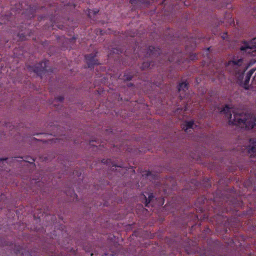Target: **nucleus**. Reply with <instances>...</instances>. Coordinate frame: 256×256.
Wrapping results in <instances>:
<instances>
[{
	"label": "nucleus",
	"mask_w": 256,
	"mask_h": 256,
	"mask_svg": "<svg viewBox=\"0 0 256 256\" xmlns=\"http://www.w3.org/2000/svg\"><path fill=\"white\" fill-rule=\"evenodd\" d=\"M243 60L242 58H233L232 60L228 62L226 66V68L232 74H237L240 72V67L242 65Z\"/></svg>",
	"instance_id": "20e7f679"
},
{
	"label": "nucleus",
	"mask_w": 256,
	"mask_h": 256,
	"mask_svg": "<svg viewBox=\"0 0 256 256\" xmlns=\"http://www.w3.org/2000/svg\"><path fill=\"white\" fill-rule=\"evenodd\" d=\"M154 65L155 64L153 62H144L142 64L141 68L142 70L148 68H152L153 66H154Z\"/></svg>",
	"instance_id": "f8f14e48"
},
{
	"label": "nucleus",
	"mask_w": 256,
	"mask_h": 256,
	"mask_svg": "<svg viewBox=\"0 0 256 256\" xmlns=\"http://www.w3.org/2000/svg\"><path fill=\"white\" fill-rule=\"evenodd\" d=\"M162 54V50L160 48L150 46L144 51L138 53V56L140 58L142 57H158V56L161 57Z\"/></svg>",
	"instance_id": "7ed1b4c3"
},
{
	"label": "nucleus",
	"mask_w": 256,
	"mask_h": 256,
	"mask_svg": "<svg viewBox=\"0 0 256 256\" xmlns=\"http://www.w3.org/2000/svg\"><path fill=\"white\" fill-rule=\"evenodd\" d=\"M104 160H102V162H104Z\"/></svg>",
	"instance_id": "7c9ffc66"
},
{
	"label": "nucleus",
	"mask_w": 256,
	"mask_h": 256,
	"mask_svg": "<svg viewBox=\"0 0 256 256\" xmlns=\"http://www.w3.org/2000/svg\"><path fill=\"white\" fill-rule=\"evenodd\" d=\"M100 34H102H102H103V31H102V30H100Z\"/></svg>",
	"instance_id": "393cba45"
},
{
	"label": "nucleus",
	"mask_w": 256,
	"mask_h": 256,
	"mask_svg": "<svg viewBox=\"0 0 256 256\" xmlns=\"http://www.w3.org/2000/svg\"><path fill=\"white\" fill-rule=\"evenodd\" d=\"M188 89V84L186 82L180 83L178 86V90L179 92H186Z\"/></svg>",
	"instance_id": "ddd939ff"
},
{
	"label": "nucleus",
	"mask_w": 256,
	"mask_h": 256,
	"mask_svg": "<svg viewBox=\"0 0 256 256\" xmlns=\"http://www.w3.org/2000/svg\"><path fill=\"white\" fill-rule=\"evenodd\" d=\"M150 174V172H148L147 174V176H149Z\"/></svg>",
	"instance_id": "a878e982"
},
{
	"label": "nucleus",
	"mask_w": 256,
	"mask_h": 256,
	"mask_svg": "<svg viewBox=\"0 0 256 256\" xmlns=\"http://www.w3.org/2000/svg\"><path fill=\"white\" fill-rule=\"evenodd\" d=\"M227 33L224 34V35H226Z\"/></svg>",
	"instance_id": "c756f323"
},
{
	"label": "nucleus",
	"mask_w": 256,
	"mask_h": 256,
	"mask_svg": "<svg viewBox=\"0 0 256 256\" xmlns=\"http://www.w3.org/2000/svg\"><path fill=\"white\" fill-rule=\"evenodd\" d=\"M152 198H153V196H152V194H151L148 196V199L146 198V206H148V204H150V202L152 201Z\"/></svg>",
	"instance_id": "2eb2a0df"
},
{
	"label": "nucleus",
	"mask_w": 256,
	"mask_h": 256,
	"mask_svg": "<svg viewBox=\"0 0 256 256\" xmlns=\"http://www.w3.org/2000/svg\"><path fill=\"white\" fill-rule=\"evenodd\" d=\"M48 60H44L42 61L34 66H30L28 69L30 71H32L36 73L38 76L40 77L42 75L45 74L46 72H52V70L51 68L48 70L46 68Z\"/></svg>",
	"instance_id": "f03ea898"
},
{
	"label": "nucleus",
	"mask_w": 256,
	"mask_h": 256,
	"mask_svg": "<svg viewBox=\"0 0 256 256\" xmlns=\"http://www.w3.org/2000/svg\"><path fill=\"white\" fill-rule=\"evenodd\" d=\"M143 0H130V3L133 6L134 9L141 8V5L144 3Z\"/></svg>",
	"instance_id": "9b49d317"
},
{
	"label": "nucleus",
	"mask_w": 256,
	"mask_h": 256,
	"mask_svg": "<svg viewBox=\"0 0 256 256\" xmlns=\"http://www.w3.org/2000/svg\"><path fill=\"white\" fill-rule=\"evenodd\" d=\"M58 101V102H62L63 100H64V98L63 96H58L56 98Z\"/></svg>",
	"instance_id": "6ab92c4d"
},
{
	"label": "nucleus",
	"mask_w": 256,
	"mask_h": 256,
	"mask_svg": "<svg viewBox=\"0 0 256 256\" xmlns=\"http://www.w3.org/2000/svg\"><path fill=\"white\" fill-rule=\"evenodd\" d=\"M250 142L253 146H249L248 147V152L250 155V157L255 158L256 156V140L250 139Z\"/></svg>",
	"instance_id": "0eeeda50"
},
{
	"label": "nucleus",
	"mask_w": 256,
	"mask_h": 256,
	"mask_svg": "<svg viewBox=\"0 0 256 256\" xmlns=\"http://www.w3.org/2000/svg\"><path fill=\"white\" fill-rule=\"evenodd\" d=\"M226 114V116L229 120V122L233 125L239 126L241 128L245 127L248 129H256V118L248 120L246 114L234 113L232 118L230 108L226 106L222 111Z\"/></svg>",
	"instance_id": "f257e3e1"
},
{
	"label": "nucleus",
	"mask_w": 256,
	"mask_h": 256,
	"mask_svg": "<svg viewBox=\"0 0 256 256\" xmlns=\"http://www.w3.org/2000/svg\"><path fill=\"white\" fill-rule=\"evenodd\" d=\"M56 26L60 29H62L63 28V25H62V24H56Z\"/></svg>",
	"instance_id": "412c9836"
},
{
	"label": "nucleus",
	"mask_w": 256,
	"mask_h": 256,
	"mask_svg": "<svg viewBox=\"0 0 256 256\" xmlns=\"http://www.w3.org/2000/svg\"><path fill=\"white\" fill-rule=\"evenodd\" d=\"M164 200L162 199V204H164Z\"/></svg>",
	"instance_id": "c85d7f7f"
},
{
	"label": "nucleus",
	"mask_w": 256,
	"mask_h": 256,
	"mask_svg": "<svg viewBox=\"0 0 256 256\" xmlns=\"http://www.w3.org/2000/svg\"><path fill=\"white\" fill-rule=\"evenodd\" d=\"M125 53H126V55L128 56V54H127V52L126 51H125Z\"/></svg>",
	"instance_id": "bb28decb"
},
{
	"label": "nucleus",
	"mask_w": 256,
	"mask_h": 256,
	"mask_svg": "<svg viewBox=\"0 0 256 256\" xmlns=\"http://www.w3.org/2000/svg\"><path fill=\"white\" fill-rule=\"evenodd\" d=\"M111 256H116V254H112Z\"/></svg>",
	"instance_id": "cd10ccee"
},
{
	"label": "nucleus",
	"mask_w": 256,
	"mask_h": 256,
	"mask_svg": "<svg viewBox=\"0 0 256 256\" xmlns=\"http://www.w3.org/2000/svg\"><path fill=\"white\" fill-rule=\"evenodd\" d=\"M165 58H166L168 60L169 62H180L179 60H176L174 59V58L173 57H170L168 56L167 55L165 56Z\"/></svg>",
	"instance_id": "dca6fc26"
},
{
	"label": "nucleus",
	"mask_w": 256,
	"mask_h": 256,
	"mask_svg": "<svg viewBox=\"0 0 256 256\" xmlns=\"http://www.w3.org/2000/svg\"><path fill=\"white\" fill-rule=\"evenodd\" d=\"M256 70L254 68L251 69L246 74V76L244 80V84L245 85L244 88L246 89H248V88H246V85L248 84L250 80V77L252 76V74H254V72H255Z\"/></svg>",
	"instance_id": "1a4fd4ad"
},
{
	"label": "nucleus",
	"mask_w": 256,
	"mask_h": 256,
	"mask_svg": "<svg viewBox=\"0 0 256 256\" xmlns=\"http://www.w3.org/2000/svg\"><path fill=\"white\" fill-rule=\"evenodd\" d=\"M16 158H0V171L6 170V168L3 166L5 163L8 164V162H11L12 160H15Z\"/></svg>",
	"instance_id": "9d476101"
},
{
	"label": "nucleus",
	"mask_w": 256,
	"mask_h": 256,
	"mask_svg": "<svg viewBox=\"0 0 256 256\" xmlns=\"http://www.w3.org/2000/svg\"><path fill=\"white\" fill-rule=\"evenodd\" d=\"M194 125L193 121H188L186 122V124L184 126L183 128L185 131H186L188 129L192 128Z\"/></svg>",
	"instance_id": "4468645a"
},
{
	"label": "nucleus",
	"mask_w": 256,
	"mask_h": 256,
	"mask_svg": "<svg viewBox=\"0 0 256 256\" xmlns=\"http://www.w3.org/2000/svg\"><path fill=\"white\" fill-rule=\"evenodd\" d=\"M230 22V24H234V19H233V18H230V22Z\"/></svg>",
	"instance_id": "4be33fe9"
},
{
	"label": "nucleus",
	"mask_w": 256,
	"mask_h": 256,
	"mask_svg": "<svg viewBox=\"0 0 256 256\" xmlns=\"http://www.w3.org/2000/svg\"><path fill=\"white\" fill-rule=\"evenodd\" d=\"M206 182H207L208 183V187L210 186H211V185H210V184H209V180L207 178V179H206Z\"/></svg>",
	"instance_id": "5701e85b"
},
{
	"label": "nucleus",
	"mask_w": 256,
	"mask_h": 256,
	"mask_svg": "<svg viewBox=\"0 0 256 256\" xmlns=\"http://www.w3.org/2000/svg\"><path fill=\"white\" fill-rule=\"evenodd\" d=\"M256 39L254 38L250 42H244V45L242 46L240 50L242 51L245 52L254 56L256 53Z\"/></svg>",
	"instance_id": "39448f33"
},
{
	"label": "nucleus",
	"mask_w": 256,
	"mask_h": 256,
	"mask_svg": "<svg viewBox=\"0 0 256 256\" xmlns=\"http://www.w3.org/2000/svg\"><path fill=\"white\" fill-rule=\"evenodd\" d=\"M96 54L97 52H94L85 56V60L88 68H92L94 65L99 64L98 60L95 58Z\"/></svg>",
	"instance_id": "423d86ee"
},
{
	"label": "nucleus",
	"mask_w": 256,
	"mask_h": 256,
	"mask_svg": "<svg viewBox=\"0 0 256 256\" xmlns=\"http://www.w3.org/2000/svg\"><path fill=\"white\" fill-rule=\"evenodd\" d=\"M30 159H32V162H30V161H28V162H30V163H33V162H34V158H30Z\"/></svg>",
	"instance_id": "b1692460"
},
{
	"label": "nucleus",
	"mask_w": 256,
	"mask_h": 256,
	"mask_svg": "<svg viewBox=\"0 0 256 256\" xmlns=\"http://www.w3.org/2000/svg\"><path fill=\"white\" fill-rule=\"evenodd\" d=\"M190 59L191 60H196V59H197V56L196 54H194V55H191L190 56Z\"/></svg>",
	"instance_id": "aec40b11"
},
{
	"label": "nucleus",
	"mask_w": 256,
	"mask_h": 256,
	"mask_svg": "<svg viewBox=\"0 0 256 256\" xmlns=\"http://www.w3.org/2000/svg\"><path fill=\"white\" fill-rule=\"evenodd\" d=\"M98 10H89L88 12V16L89 17L91 18L92 16V14L96 15V14H97L98 13Z\"/></svg>",
	"instance_id": "f3484780"
},
{
	"label": "nucleus",
	"mask_w": 256,
	"mask_h": 256,
	"mask_svg": "<svg viewBox=\"0 0 256 256\" xmlns=\"http://www.w3.org/2000/svg\"><path fill=\"white\" fill-rule=\"evenodd\" d=\"M123 50H124L120 48H112V50H110V52L108 56V58H114L113 56L114 54H120L123 52Z\"/></svg>",
	"instance_id": "6e6552de"
},
{
	"label": "nucleus",
	"mask_w": 256,
	"mask_h": 256,
	"mask_svg": "<svg viewBox=\"0 0 256 256\" xmlns=\"http://www.w3.org/2000/svg\"><path fill=\"white\" fill-rule=\"evenodd\" d=\"M132 75H127L126 73L124 74V80H130L132 78Z\"/></svg>",
	"instance_id": "a211bd4d"
}]
</instances>
